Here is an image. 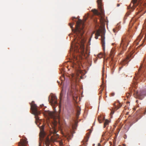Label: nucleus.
<instances>
[{"label":"nucleus","mask_w":146,"mask_h":146,"mask_svg":"<svg viewBox=\"0 0 146 146\" xmlns=\"http://www.w3.org/2000/svg\"><path fill=\"white\" fill-rule=\"evenodd\" d=\"M58 142L59 143V144L60 146H62L63 145V144L62 141H58Z\"/></svg>","instance_id":"obj_22"},{"label":"nucleus","mask_w":146,"mask_h":146,"mask_svg":"<svg viewBox=\"0 0 146 146\" xmlns=\"http://www.w3.org/2000/svg\"><path fill=\"white\" fill-rule=\"evenodd\" d=\"M145 112H146V110H145Z\"/></svg>","instance_id":"obj_39"},{"label":"nucleus","mask_w":146,"mask_h":146,"mask_svg":"<svg viewBox=\"0 0 146 146\" xmlns=\"http://www.w3.org/2000/svg\"><path fill=\"white\" fill-rule=\"evenodd\" d=\"M102 0H98L97 1L100 13L98 12L95 9L93 10L92 11L94 14L99 15L100 17V21L102 24H103L105 22V19L104 18V13L102 7Z\"/></svg>","instance_id":"obj_3"},{"label":"nucleus","mask_w":146,"mask_h":146,"mask_svg":"<svg viewBox=\"0 0 146 146\" xmlns=\"http://www.w3.org/2000/svg\"><path fill=\"white\" fill-rule=\"evenodd\" d=\"M113 146H115V145H113Z\"/></svg>","instance_id":"obj_41"},{"label":"nucleus","mask_w":146,"mask_h":146,"mask_svg":"<svg viewBox=\"0 0 146 146\" xmlns=\"http://www.w3.org/2000/svg\"><path fill=\"white\" fill-rule=\"evenodd\" d=\"M120 68V69H121V68L120 67V68Z\"/></svg>","instance_id":"obj_40"},{"label":"nucleus","mask_w":146,"mask_h":146,"mask_svg":"<svg viewBox=\"0 0 146 146\" xmlns=\"http://www.w3.org/2000/svg\"><path fill=\"white\" fill-rule=\"evenodd\" d=\"M143 93H140L139 92H137V97L141 100L143 98Z\"/></svg>","instance_id":"obj_12"},{"label":"nucleus","mask_w":146,"mask_h":146,"mask_svg":"<svg viewBox=\"0 0 146 146\" xmlns=\"http://www.w3.org/2000/svg\"><path fill=\"white\" fill-rule=\"evenodd\" d=\"M88 17V16H85L84 17V22L81 20H78L76 23V28L74 29H72V31L74 33V35L76 37L75 40L77 41V42L79 44L81 51L82 55H84V43L85 40L82 37L84 31V22L86 21Z\"/></svg>","instance_id":"obj_1"},{"label":"nucleus","mask_w":146,"mask_h":146,"mask_svg":"<svg viewBox=\"0 0 146 146\" xmlns=\"http://www.w3.org/2000/svg\"><path fill=\"white\" fill-rule=\"evenodd\" d=\"M102 90H103V89H101V90H100V94H101L102 92Z\"/></svg>","instance_id":"obj_27"},{"label":"nucleus","mask_w":146,"mask_h":146,"mask_svg":"<svg viewBox=\"0 0 146 146\" xmlns=\"http://www.w3.org/2000/svg\"><path fill=\"white\" fill-rule=\"evenodd\" d=\"M39 146H41L40 144V143H39Z\"/></svg>","instance_id":"obj_37"},{"label":"nucleus","mask_w":146,"mask_h":146,"mask_svg":"<svg viewBox=\"0 0 146 146\" xmlns=\"http://www.w3.org/2000/svg\"><path fill=\"white\" fill-rule=\"evenodd\" d=\"M71 135L69 134L68 132H67L66 133V134L65 135L66 137H67L68 138H70V137Z\"/></svg>","instance_id":"obj_21"},{"label":"nucleus","mask_w":146,"mask_h":146,"mask_svg":"<svg viewBox=\"0 0 146 146\" xmlns=\"http://www.w3.org/2000/svg\"><path fill=\"white\" fill-rule=\"evenodd\" d=\"M44 126L42 125L40 128V132L39 135L40 139V140L43 138L45 135L44 132Z\"/></svg>","instance_id":"obj_8"},{"label":"nucleus","mask_w":146,"mask_h":146,"mask_svg":"<svg viewBox=\"0 0 146 146\" xmlns=\"http://www.w3.org/2000/svg\"><path fill=\"white\" fill-rule=\"evenodd\" d=\"M95 33V31H94V32H93V33L92 34V36H91V37H92V35H93L94 34V33Z\"/></svg>","instance_id":"obj_31"},{"label":"nucleus","mask_w":146,"mask_h":146,"mask_svg":"<svg viewBox=\"0 0 146 146\" xmlns=\"http://www.w3.org/2000/svg\"><path fill=\"white\" fill-rule=\"evenodd\" d=\"M119 106L118 107V106H116L115 103H114L113 104V105H114V106H115V108L116 109V110L118 109L121 106V105L120 103H119Z\"/></svg>","instance_id":"obj_17"},{"label":"nucleus","mask_w":146,"mask_h":146,"mask_svg":"<svg viewBox=\"0 0 146 146\" xmlns=\"http://www.w3.org/2000/svg\"><path fill=\"white\" fill-rule=\"evenodd\" d=\"M142 44H143V43H142L139 46H141L142 45Z\"/></svg>","instance_id":"obj_36"},{"label":"nucleus","mask_w":146,"mask_h":146,"mask_svg":"<svg viewBox=\"0 0 146 146\" xmlns=\"http://www.w3.org/2000/svg\"><path fill=\"white\" fill-rule=\"evenodd\" d=\"M103 56V55L101 54H99L98 55V57L100 58H101Z\"/></svg>","instance_id":"obj_24"},{"label":"nucleus","mask_w":146,"mask_h":146,"mask_svg":"<svg viewBox=\"0 0 146 146\" xmlns=\"http://www.w3.org/2000/svg\"><path fill=\"white\" fill-rule=\"evenodd\" d=\"M120 5L119 4H117V7H119Z\"/></svg>","instance_id":"obj_30"},{"label":"nucleus","mask_w":146,"mask_h":146,"mask_svg":"<svg viewBox=\"0 0 146 146\" xmlns=\"http://www.w3.org/2000/svg\"><path fill=\"white\" fill-rule=\"evenodd\" d=\"M114 113V111H112L111 112V114H113V113Z\"/></svg>","instance_id":"obj_28"},{"label":"nucleus","mask_w":146,"mask_h":146,"mask_svg":"<svg viewBox=\"0 0 146 146\" xmlns=\"http://www.w3.org/2000/svg\"><path fill=\"white\" fill-rule=\"evenodd\" d=\"M48 115L51 117H53V113L52 112L50 111H48Z\"/></svg>","instance_id":"obj_16"},{"label":"nucleus","mask_w":146,"mask_h":146,"mask_svg":"<svg viewBox=\"0 0 146 146\" xmlns=\"http://www.w3.org/2000/svg\"><path fill=\"white\" fill-rule=\"evenodd\" d=\"M104 117L103 116H100L98 117V120L100 123H102L104 120Z\"/></svg>","instance_id":"obj_13"},{"label":"nucleus","mask_w":146,"mask_h":146,"mask_svg":"<svg viewBox=\"0 0 146 146\" xmlns=\"http://www.w3.org/2000/svg\"><path fill=\"white\" fill-rule=\"evenodd\" d=\"M141 40V38L140 36L138 37L136 40L134 42V45L136 44V45H137L139 44V41Z\"/></svg>","instance_id":"obj_14"},{"label":"nucleus","mask_w":146,"mask_h":146,"mask_svg":"<svg viewBox=\"0 0 146 146\" xmlns=\"http://www.w3.org/2000/svg\"><path fill=\"white\" fill-rule=\"evenodd\" d=\"M98 146H101V145L100 143H99L98 144Z\"/></svg>","instance_id":"obj_33"},{"label":"nucleus","mask_w":146,"mask_h":146,"mask_svg":"<svg viewBox=\"0 0 146 146\" xmlns=\"http://www.w3.org/2000/svg\"><path fill=\"white\" fill-rule=\"evenodd\" d=\"M109 122L110 121L108 120L107 119L105 120L104 123V127H106L108 125Z\"/></svg>","instance_id":"obj_15"},{"label":"nucleus","mask_w":146,"mask_h":146,"mask_svg":"<svg viewBox=\"0 0 146 146\" xmlns=\"http://www.w3.org/2000/svg\"><path fill=\"white\" fill-rule=\"evenodd\" d=\"M114 94L113 93H112L111 94V95H112V96H113Z\"/></svg>","instance_id":"obj_34"},{"label":"nucleus","mask_w":146,"mask_h":146,"mask_svg":"<svg viewBox=\"0 0 146 146\" xmlns=\"http://www.w3.org/2000/svg\"><path fill=\"white\" fill-rule=\"evenodd\" d=\"M75 59L76 60V62H78V64H79V62H78V59H77V58H75Z\"/></svg>","instance_id":"obj_26"},{"label":"nucleus","mask_w":146,"mask_h":146,"mask_svg":"<svg viewBox=\"0 0 146 146\" xmlns=\"http://www.w3.org/2000/svg\"><path fill=\"white\" fill-rule=\"evenodd\" d=\"M51 126L52 127V129L51 130V132L54 134H56L57 132V130L55 128V127L56 126V123H55L52 124Z\"/></svg>","instance_id":"obj_9"},{"label":"nucleus","mask_w":146,"mask_h":146,"mask_svg":"<svg viewBox=\"0 0 146 146\" xmlns=\"http://www.w3.org/2000/svg\"><path fill=\"white\" fill-rule=\"evenodd\" d=\"M76 19L75 17H73L72 18V20H74V19Z\"/></svg>","instance_id":"obj_32"},{"label":"nucleus","mask_w":146,"mask_h":146,"mask_svg":"<svg viewBox=\"0 0 146 146\" xmlns=\"http://www.w3.org/2000/svg\"><path fill=\"white\" fill-rule=\"evenodd\" d=\"M131 59H130V57L128 56L126 57L125 59L123 60V61L121 63V64L122 65H124L127 63Z\"/></svg>","instance_id":"obj_11"},{"label":"nucleus","mask_w":146,"mask_h":146,"mask_svg":"<svg viewBox=\"0 0 146 146\" xmlns=\"http://www.w3.org/2000/svg\"><path fill=\"white\" fill-rule=\"evenodd\" d=\"M145 59H144V61H145Z\"/></svg>","instance_id":"obj_38"},{"label":"nucleus","mask_w":146,"mask_h":146,"mask_svg":"<svg viewBox=\"0 0 146 146\" xmlns=\"http://www.w3.org/2000/svg\"><path fill=\"white\" fill-rule=\"evenodd\" d=\"M114 49H112L110 52V55H113L114 54Z\"/></svg>","instance_id":"obj_20"},{"label":"nucleus","mask_w":146,"mask_h":146,"mask_svg":"<svg viewBox=\"0 0 146 146\" xmlns=\"http://www.w3.org/2000/svg\"><path fill=\"white\" fill-rule=\"evenodd\" d=\"M105 34V32L104 31L101 30H98L95 33V38L96 39L98 38V36H101V44L103 49L104 50L105 49V40L104 35Z\"/></svg>","instance_id":"obj_5"},{"label":"nucleus","mask_w":146,"mask_h":146,"mask_svg":"<svg viewBox=\"0 0 146 146\" xmlns=\"http://www.w3.org/2000/svg\"><path fill=\"white\" fill-rule=\"evenodd\" d=\"M80 110H78L77 111V113L76 114V116L77 117L79 116V115L80 114Z\"/></svg>","instance_id":"obj_19"},{"label":"nucleus","mask_w":146,"mask_h":146,"mask_svg":"<svg viewBox=\"0 0 146 146\" xmlns=\"http://www.w3.org/2000/svg\"><path fill=\"white\" fill-rule=\"evenodd\" d=\"M74 24V23H70L69 24V25L70 26V27L72 29L73 27V26Z\"/></svg>","instance_id":"obj_23"},{"label":"nucleus","mask_w":146,"mask_h":146,"mask_svg":"<svg viewBox=\"0 0 146 146\" xmlns=\"http://www.w3.org/2000/svg\"><path fill=\"white\" fill-rule=\"evenodd\" d=\"M113 32L114 33H115L116 32H117V31L115 29H113Z\"/></svg>","instance_id":"obj_25"},{"label":"nucleus","mask_w":146,"mask_h":146,"mask_svg":"<svg viewBox=\"0 0 146 146\" xmlns=\"http://www.w3.org/2000/svg\"><path fill=\"white\" fill-rule=\"evenodd\" d=\"M34 101L32 102L31 104V109L33 113L35 115V117L36 119L35 122L37 124V122H39V119L38 117V115L40 114V111L38 110L37 106L36 104L34 103Z\"/></svg>","instance_id":"obj_6"},{"label":"nucleus","mask_w":146,"mask_h":146,"mask_svg":"<svg viewBox=\"0 0 146 146\" xmlns=\"http://www.w3.org/2000/svg\"><path fill=\"white\" fill-rule=\"evenodd\" d=\"M131 38V36L127 33L123 35L121 38V42L120 43V46L122 47L123 50H126L127 46Z\"/></svg>","instance_id":"obj_4"},{"label":"nucleus","mask_w":146,"mask_h":146,"mask_svg":"<svg viewBox=\"0 0 146 146\" xmlns=\"http://www.w3.org/2000/svg\"><path fill=\"white\" fill-rule=\"evenodd\" d=\"M27 143V141L25 140L21 139L20 142L19 143V146H26Z\"/></svg>","instance_id":"obj_10"},{"label":"nucleus","mask_w":146,"mask_h":146,"mask_svg":"<svg viewBox=\"0 0 146 146\" xmlns=\"http://www.w3.org/2000/svg\"><path fill=\"white\" fill-rule=\"evenodd\" d=\"M43 106H44V105L43 104H42V105H40V106L41 107H42Z\"/></svg>","instance_id":"obj_29"},{"label":"nucleus","mask_w":146,"mask_h":146,"mask_svg":"<svg viewBox=\"0 0 146 146\" xmlns=\"http://www.w3.org/2000/svg\"><path fill=\"white\" fill-rule=\"evenodd\" d=\"M142 68V66H140L139 69L140 70Z\"/></svg>","instance_id":"obj_35"},{"label":"nucleus","mask_w":146,"mask_h":146,"mask_svg":"<svg viewBox=\"0 0 146 146\" xmlns=\"http://www.w3.org/2000/svg\"><path fill=\"white\" fill-rule=\"evenodd\" d=\"M63 90H62L61 91V92L60 94V101L62 99V98L63 97Z\"/></svg>","instance_id":"obj_18"},{"label":"nucleus","mask_w":146,"mask_h":146,"mask_svg":"<svg viewBox=\"0 0 146 146\" xmlns=\"http://www.w3.org/2000/svg\"><path fill=\"white\" fill-rule=\"evenodd\" d=\"M57 100L56 97L53 94H51L48 97V101L53 108L54 106L55 105H57Z\"/></svg>","instance_id":"obj_7"},{"label":"nucleus","mask_w":146,"mask_h":146,"mask_svg":"<svg viewBox=\"0 0 146 146\" xmlns=\"http://www.w3.org/2000/svg\"><path fill=\"white\" fill-rule=\"evenodd\" d=\"M136 7L139 12L143 11V14L146 12V0H133L132 3L127 7V9L131 12Z\"/></svg>","instance_id":"obj_2"}]
</instances>
